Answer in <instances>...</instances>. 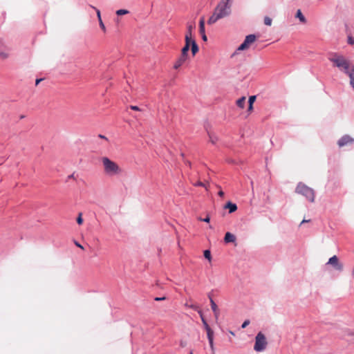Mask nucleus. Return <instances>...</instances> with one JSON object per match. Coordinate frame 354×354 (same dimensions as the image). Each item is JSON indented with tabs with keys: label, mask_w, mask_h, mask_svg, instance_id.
Returning a JSON list of instances; mask_svg holds the SVG:
<instances>
[{
	"label": "nucleus",
	"mask_w": 354,
	"mask_h": 354,
	"mask_svg": "<svg viewBox=\"0 0 354 354\" xmlns=\"http://www.w3.org/2000/svg\"><path fill=\"white\" fill-rule=\"evenodd\" d=\"M190 46H191L192 53L194 56L198 52V50H199L196 41H192V45Z\"/></svg>",
	"instance_id": "15"
},
{
	"label": "nucleus",
	"mask_w": 354,
	"mask_h": 354,
	"mask_svg": "<svg viewBox=\"0 0 354 354\" xmlns=\"http://www.w3.org/2000/svg\"><path fill=\"white\" fill-rule=\"evenodd\" d=\"M189 46L185 44L184 47L181 50L180 55H183V57H186L188 58V51L189 50Z\"/></svg>",
	"instance_id": "20"
},
{
	"label": "nucleus",
	"mask_w": 354,
	"mask_h": 354,
	"mask_svg": "<svg viewBox=\"0 0 354 354\" xmlns=\"http://www.w3.org/2000/svg\"><path fill=\"white\" fill-rule=\"evenodd\" d=\"M189 306V308H192V309H194L195 310H198V308L196 306H195V305H190Z\"/></svg>",
	"instance_id": "41"
},
{
	"label": "nucleus",
	"mask_w": 354,
	"mask_h": 354,
	"mask_svg": "<svg viewBox=\"0 0 354 354\" xmlns=\"http://www.w3.org/2000/svg\"><path fill=\"white\" fill-rule=\"evenodd\" d=\"M201 36H202V39L203 41H206L207 40V36L205 35V33H203V34H201Z\"/></svg>",
	"instance_id": "40"
},
{
	"label": "nucleus",
	"mask_w": 354,
	"mask_h": 354,
	"mask_svg": "<svg viewBox=\"0 0 354 354\" xmlns=\"http://www.w3.org/2000/svg\"><path fill=\"white\" fill-rule=\"evenodd\" d=\"M99 137H100V138H103V139L107 140V138H106L104 136L100 135V136H99Z\"/></svg>",
	"instance_id": "46"
},
{
	"label": "nucleus",
	"mask_w": 354,
	"mask_h": 354,
	"mask_svg": "<svg viewBox=\"0 0 354 354\" xmlns=\"http://www.w3.org/2000/svg\"><path fill=\"white\" fill-rule=\"evenodd\" d=\"M295 192L305 196L310 202L313 203L315 201V192L306 185L299 183L295 189Z\"/></svg>",
	"instance_id": "4"
},
{
	"label": "nucleus",
	"mask_w": 354,
	"mask_h": 354,
	"mask_svg": "<svg viewBox=\"0 0 354 354\" xmlns=\"http://www.w3.org/2000/svg\"><path fill=\"white\" fill-rule=\"evenodd\" d=\"M256 41L254 35H249L245 37L244 41L237 48L238 50H244L249 48L250 46Z\"/></svg>",
	"instance_id": "6"
},
{
	"label": "nucleus",
	"mask_w": 354,
	"mask_h": 354,
	"mask_svg": "<svg viewBox=\"0 0 354 354\" xmlns=\"http://www.w3.org/2000/svg\"><path fill=\"white\" fill-rule=\"evenodd\" d=\"M348 43L349 44L353 45L354 44V39L352 37H349L348 39Z\"/></svg>",
	"instance_id": "35"
},
{
	"label": "nucleus",
	"mask_w": 354,
	"mask_h": 354,
	"mask_svg": "<svg viewBox=\"0 0 354 354\" xmlns=\"http://www.w3.org/2000/svg\"><path fill=\"white\" fill-rule=\"evenodd\" d=\"M195 28V26L193 24H188L187 26L186 35H192V31Z\"/></svg>",
	"instance_id": "18"
},
{
	"label": "nucleus",
	"mask_w": 354,
	"mask_h": 354,
	"mask_svg": "<svg viewBox=\"0 0 354 354\" xmlns=\"http://www.w3.org/2000/svg\"><path fill=\"white\" fill-rule=\"evenodd\" d=\"M98 21H99L100 26L101 29L102 30V31L104 32H106V27H105V26H104V24L103 21H102V20H99Z\"/></svg>",
	"instance_id": "30"
},
{
	"label": "nucleus",
	"mask_w": 354,
	"mask_h": 354,
	"mask_svg": "<svg viewBox=\"0 0 354 354\" xmlns=\"http://www.w3.org/2000/svg\"><path fill=\"white\" fill-rule=\"evenodd\" d=\"M165 299H166V298H165V297H156V298L154 299V300H155V301H163V300H165Z\"/></svg>",
	"instance_id": "38"
},
{
	"label": "nucleus",
	"mask_w": 354,
	"mask_h": 354,
	"mask_svg": "<svg viewBox=\"0 0 354 354\" xmlns=\"http://www.w3.org/2000/svg\"><path fill=\"white\" fill-rule=\"evenodd\" d=\"M201 221H204V222H206V223H209V221H210V218H209V216H207L206 218L202 219V218H200Z\"/></svg>",
	"instance_id": "37"
},
{
	"label": "nucleus",
	"mask_w": 354,
	"mask_h": 354,
	"mask_svg": "<svg viewBox=\"0 0 354 354\" xmlns=\"http://www.w3.org/2000/svg\"><path fill=\"white\" fill-rule=\"evenodd\" d=\"M187 59V57H183V55H180V57L176 60L174 64V68L178 69L179 68Z\"/></svg>",
	"instance_id": "10"
},
{
	"label": "nucleus",
	"mask_w": 354,
	"mask_h": 354,
	"mask_svg": "<svg viewBox=\"0 0 354 354\" xmlns=\"http://www.w3.org/2000/svg\"><path fill=\"white\" fill-rule=\"evenodd\" d=\"M224 241L225 243H233L236 241V237L234 234L230 232H227L224 237Z\"/></svg>",
	"instance_id": "12"
},
{
	"label": "nucleus",
	"mask_w": 354,
	"mask_h": 354,
	"mask_svg": "<svg viewBox=\"0 0 354 354\" xmlns=\"http://www.w3.org/2000/svg\"><path fill=\"white\" fill-rule=\"evenodd\" d=\"M206 332H207L208 340L213 339H214V332L211 329V328H208L207 330H206Z\"/></svg>",
	"instance_id": "24"
},
{
	"label": "nucleus",
	"mask_w": 354,
	"mask_h": 354,
	"mask_svg": "<svg viewBox=\"0 0 354 354\" xmlns=\"http://www.w3.org/2000/svg\"><path fill=\"white\" fill-rule=\"evenodd\" d=\"M350 79V85L354 90V68L347 74Z\"/></svg>",
	"instance_id": "14"
},
{
	"label": "nucleus",
	"mask_w": 354,
	"mask_h": 354,
	"mask_svg": "<svg viewBox=\"0 0 354 354\" xmlns=\"http://www.w3.org/2000/svg\"><path fill=\"white\" fill-rule=\"evenodd\" d=\"M198 313L200 314L201 315V320H202V322L204 325V327L205 328V330H207L208 328H210L209 326L208 325V324L207 323L206 320L205 319V318L203 317V314H202V312L201 310H198Z\"/></svg>",
	"instance_id": "23"
},
{
	"label": "nucleus",
	"mask_w": 354,
	"mask_h": 354,
	"mask_svg": "<svg viewBox=\"0 0 354 354\" xmlns=\"http://www.w3.org/2000/svg\"><path fill=\"white\" fill-rule=\"evenodd\" d=\"M225 209H229V213H233L237 209V206L235 203L228 202L224 207Z\"/></svg>",
	"instance_id": "13"
},
{
	"label": "nucleus",
	"mask_w": 354,
	"mask_h": 354,
	"mask_svg": "<svg viewBox=\"0 0 354 354\" xmlns=\"http://www.w3.org/2000/svg\"><path fill=\"white\" fill-rule=\"evenodd\" d=\"M75 245H76V246H77L78 248H81L82 250H84V247H83L81 244H80L78 242L75 241Z\"/></svg>",
	"instance_id": "39"
},
{
	"label": "nucleus",
	"mask_w": 354,
	"mask_h": 354,
	"mask_svg": "<svg viewBox=\"0 0 354 354\" xmlns=\"http://www.w3.org/2000/svg\"><path fill=\"white\" fill-rule=\"evenodd\" d=\"M192 41H195L194 39H192V35H186L185 36V45H188V46H191L192 45Z\"/></svg>",
	"instance_id": "22"
},
{
	"label": "nucleus",
	"mask_w": 354,
	"mask_h": 354,
	"mask_svg": "<svg viewBox=\"0 0 354 354\" xmlns=\"http://www.w3.org/2000/svg\"><path fill=\"white\" fill-rule=\"evenodd\" d=\"M231 335H234V333L232 331H230Z\"/></svg>",
	"instance_id": "49"
},
{
	"label": "nucleus",
	"mask_w": 354,
	"mask_h": 354,
	"mask_svg": "<svg viewBox=\"0 0 354 354\" xmlns=\"http://www.w3.org/2000/svg\"><path fill=\"white\" fill-rule=\"evenodd\" d=\"M209 299H210V304H211L212 310L214 313V316H215L216 319H218L219 314H220L218 308L212 298H209Z\"/></svg>",
	"instance_id": "11"
},
{
	"label": "nucleus",
	"mask_w": 354,
	"mask_h": 354,
	"mask_svg": "<svg viewBox=\"0 0 354 354\" xmlns=\"http://www.w3.org/2000/svg\"><path fill=\"white\" fill-rule=\"evenodd\" d=\"M104 173L108 176H118L122 174V169L119 165L106 156L100 159Z\"/></svg>",
	"instance_id": "3"
},
{
	"label": "nucleus",
	"mask_w": 354,
	"mask_h": 354,
	"mask_svg": "<svg viewBox=\"0 0 354 354\" xmlns=\"http://www.w3.org/2000/svg\"><path fill=\"white\" fill-rule=\"evenodd\" d=\"M253 109V104H249L248 105V111H251Z\"/></svg>",
	"instance_id": "42"
},
{
	"label": "nucleus",
	"mask_w": 354,
	"mask_h": 354,
	"mask_svg": "<svg viewBox=\"0 0 354 354\" xmlns=\"http://www.w3.org/2000/svg\"><path fill=\"white\" fill-rule=\"evenodd\" d=\"M327 263L333 266L337 270L342 271L343 270V266L341 263H339V259L336 255L330 257Z\"/></svg>",
	"instance_id": "7"
},
{
	"label": "nucleus",
	"mask_w": 354,
	"mask_h": 354,
	"mask_svg": "<svg viewBox=\"0 0 354 354\" xmlns=\"http://www.w3.org/2000/svg\"><path fill=\"white\" fill-rule=\"evenodd\" d=\"M245 101H246V98L245 97H242L241 98H239L237 101H236V105L243 109L244 108L245 106Z\"/></svg>",
	"instance_id": "17"
},
{
	"label": "nucleus",
	"mask_w": 354,
	"mask_h": 354,
	"mask_svg": "<svg viewBox=\"0 0 354 354\" xmlns=\"http://www.w3.org/2000/svg\"><path fill=\"white\" fill-rule=\"evenodd\" d=\"M199 32L201 34L205 33V19L202 17L199 21Z\"/></svg>",
	"instance_id": "16"
},
{
	"label": "nucleus",
	"mask_w": 354,
	"mask_h": 354,
	"mask_svg": "<svg viewBox=\"0 0 354 354\" xmlns=\"http://www.w3.org/2000/svg\"><path fill=\"white\" fill-rule=\"evenodd\" d=\"M353 142H354V139L351 138L348 135H345L338 140L337 145L339 147H342L345 145L352 143Z\"/></svg>",
	"instance_id": "8"
},
{
	"label": "nucleus",
	"mask_w": 354,
	"mask_h": 354,
	"mask_svg": "<svg viewBox=\"0 0 354 354\" xmlns=\"http://www.w3.org/2000/svg\"><path fill=\"white\" fill-rule=\"evenodd\" d=\"M296 17L298 18L301 23H306V21L305 17L303 15L300 10L297 11Z\"/></svg>",
	"instance_id": "19"
},
{
	"label": "nucleus",
	"mask_w": 354,
	"mask_h": 354,
	"mask_svg": "<svg viewBox=\"0 0 354 354\" xmlns=\"http://www.w3.org/2000/svg\"><path fill=\"white\" fill-rule=\"evenodd\" d=\"M256 100V96L252 95L249 97L248 103L253 104Z\"/></svg>",
	"instance_id": "31"
},
{
	"label": "nucleus",
	"mask_w": 354,
	"mask_h": 354,
	"mask_svg": "<svg viewBox=\"0 0 354 354\" xmlns=\"http://www.w3.org/2000/svg\"><path fill=\"white\" fill-rule=\"evenodd\" d=\"M180 346L185 347V343H183V342H180Z\"/></svg>",
	"instance_id": "47"
},
{
	"label": "nucleus",
	"mask_w": 354,
	"mask_h": 354,
	"mask_svg": "<svg viewBox=\"0 0 354 354\" xmlns=\"http://www.w3.org/2000/svg\"><path fill=\"white\" fill-rule=\"evenodd\" d=\"M91 8H93L94 10H95L98 21L102 20L101 13H100V10H98L97 8H96L95 7L92 6H91Z\"/></svg>",
	"instance_id": "29"
},
{
	"label": "nucleus",
	"mask_w": 354,
	"mask_h": 354,
	"mask_svg": "<svg viewBox=\"0 0 354 354\" xmlns=\"http://www.w3.org/2000/svg\"><path fill=\"white\" fill-rule=\"evenodd\" d=\"M115 13L117 15L120 16V15L129 14V11L128 10H125V9H120V10H118Z\"/></svg>",
	"instance_id": "25"
},
{
	"label": "nucleus",
	"mask_w": 354,
	"mask_h": 354,
	"mask_svg": "<svg viewBox=\"0 0 354 354\" xmlns=\"http://www.w3.org/2000/svg\"><path fill=\"white\" fill-rule=\"evenodd\" d=\"M209 142L213 145H215L218 140V137L212 133H209Z\"/></svg>",
	"instance_id": "21"
},
{
	"label": "nucleus",
	"mask_w": 354,
	"mask_h": 354,
	"mask_svg": "<svg viewBox=\"0 0 354 354\" xmlns=\"http://www.w3.org/2000/svg\"><path fill=\"white\" fill-rule=\"evenodd\" d=\"M9 56L8 49L4 45L3 42L0 40V57L1 59H7Z\"/></svg>",
	"instance_id": "9"
},
{
	"label": "nucleus",
	"mask_w": 354,
	"mask_h": 354,
	"mask_svg": "<svg viewBox=\"0 0 354 354\" xmlns=\"http://www.w3.org/2000/svg\"><path fill=\"white\" fill-rule=\"evenodd\" d=\"M41 80H42L41 79L36 80V85H37Z\"/></svg>",
	"instance_id": "45"
},
{
	"label": "nucleus",
	"mask_w": 354,
	"mask_h": 354,
	"mask_svg": "<svg viewBox=\"0 0 354 354\" xmlns=\"http://www.w3.org/2000/svg\"><path fill=\"white\" fill-rule=\"evenodd\" d=\"M190 354H194L192 351L190 352Z\"/></svg>",
	"instance_id": "50"
},
{
	"label": "nucleus",
	"mask_w": 354,
	"mask_h": 354,
	"mask_svg": "<svg viewBox=\"0 0 354 354\" xmlns=\"http://www.w3.org/2000/svg\"><path fill=\"white\" fill-rule=\"evenodd\" d=\"M204 257L208 259L209 261H211V253L209 250H205L204 252Z\"/></svg>",
	"instance_id": "28"
},
{
	"label": "nucleus",
	"mask_w": 354,
	"mask_h": 354,
	"mask_svg": "<svg viewBox=\"0 0 354 354\" xmlns=\"http://www.w3.org/2000/svg\"><path fill=\"white\" fill-rule=\"evenodd\" d=\"M308 222H310V220H305V219H304V220L301 221V224L304 223H308Z\"/></svg>",
	"instance_id": "44"
},
{
	"label": "nucleus",
	"mask_w": 354,
	"mask_h": 354,
	"mask_svg": "<svg viewBox=\"0 0 354 354\" xmlns=\"http://www.w3.org/2000/svg\"><path fill=\"white\" fill-rule=\"evenodd\" d=\"M267 344L268 342L265 335L261 332L258 333L255 337L254 351L261 352L266 349Z\"/></svg>",
	"instance_id": "5"
},
{
	"label": "nucleus",
	"mask_w": 354,
	"mask_h": 354,
	"mask_svg": "<svg viewBox=\"0 0 354 354\" xmlns=\"http://www.w3.org/2000/svg\"><path fill=\"white\" fill-rule=\"evenodd\" d=\"M232 4V0H221L209 18L207 24L212 25L218 20L228 17L231 14Z\"/></svg>",
	"instance_id": "1"
},
{
	"label": "nucleus",
	"mask_w": 354,
	"mask_h": 354,
	"mask_svg": "<svg viewBox=\"0 0 354 354\" xmlns=\"http://www.w3.org/2000/svg\"><path fill=\"white\" fill-rule=\"evenodd\" d=\"M77 223L79 225H82L83 223L82 214L80 213L77 218Z\"/></svg>",
	"instance_id": "27"
},
{
	"label": "nucleus",
	"mask_w": 354,
	"mask_h": 354,
	"mask_svg": "<svg viewBox=\"0 0 354 354\" xmlns=\"http://www.w3.org/2000/svg\"><path fill=\"white\" fill-rule=\"evenodd\" d=\"M209 346H210L211 350H212V353H214V347L213 339L209 340Z\"/></svg>",
	"instance_id": "33"
},
{
	"label": "nucleus",
	"mask_w": 354,
	"mask_h": 354,
	"mask_svg": "<svg viewBox=\"0 0 354 354\" xmlns=\"http://www.w3.org/2000/svg\"><path fill=\"white\" fill-rule=\"evenodd\" d=\"M263 21H264L265 25L270 26L272 25V20L269 17H265Z\"/></svg>",
	"instance_id": "26"
},
{
	"label": "nucleus",
	"mask_w": 354,
	"mask_h": 354,
	"mask_svg": "<svg viewBox=\"0 0 354 354\" xmlns=\"http://www.w3.org/2000/svg\"><path fill=\"white\" fill-rule=\"evenodd\" d=\"M218 194L219 196L223 197L224 196V192L222 190H220Z\"/></svg>",
	"instance_id": "43"
},
{
	"label": "nucleus",
	"mask_w": 354,
	"mask_h": 354,
	"mask_svg": "<svg viewBox=\"0 0 354 354\" xmlns=\"http://www.w3.org/2000/svg\"><path fill=\"white\" fill-rule=\"evenodd\" d=\"M250 324V320L248 319H246L244 321V322L243 323L241 327L242 328H246L248 325Z\"/></svg>",
	"instance_id": "32"
},
{
	"label": "nucleus",
	"mask_w": 354,
	"mask_h": 354,
	"mask_svg": "<svg viewBox=\"0 0 354 354\" xmlns=\"http://www.w3.org/2000/svg\"><path fill=\"white\" fill-rule=\"evenodd\" d=\"M194 186H200V187H205V184L201 181H197L195 183H193Z\"/></svg>",
	"instance_id": "34"
},
{
	"label": "nucleus",
	"mask_w": 354,
	"mask_h": 354,
	"mask_svg": "<svg viewBox=\"0 0 354 354\" xmlns=\"http://www.w3.org/2000/svg\"><path fill=\"white\" fill-rule=\"evenodd\" d=\"M186 164H187L189 166L191 165V162L189 161H187Z\"/></svg>",
	"instance_id": "48"
},
{
	"label": "nucleus",
	"mask_w": 354,
	"mask_h": 354,
	"mask_svg": "<svg viewBox=\"0 0 354 354\" xmlns=\"http://www.w3.org/2000/svg\"><path fill=\"white\" fill-rule=\"evenodd\" d=\"M130 109L133 111H140V108L137 106L131 105V106H130Z\"/></svg>",
	"instance_id": "36"
},
{
	"label": "nucleus",
	"mask_w": 354,
	"mask_h": 354,
	"mask_svg": "<svg viewBox=\"0 0 354 354\" xmlns=\"http://www.w3.org/2000/svg\"><path fill=\"white\" fill-rule=\"evenodd\" d=\"M328 60L332 62L333 66L337 68L346 75L354 68V65L347 58L339 53H330Z\"/></svg>",
	"instance_id": "2"
}]
</instances>
